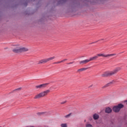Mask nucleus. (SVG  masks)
<instances>
[{
  "label": "nucleus",
  "mask_w": 127,
  "mask_h": 127,
  "mask_svg": "<svg viewBox=\"0 0 127 127\" xmlns=\"http://www.w3.org/2000/svg\"><path fill=\"white\" fill-rule=\"evenodd\" d=\"M12 48H13L12 51L14 53H20L21 52H26V51H28V48L21 47L19 45H13Z\"/></svg>",
  "instance_id": "obj_1"
},
{
  "label": "nucleus",
  "mask_w": 127,
  "mask_h": 127,
  "mask_svg": "<svg viewBox=\"0 0 127 127\" xmlns=\"http://www.w3.org/2000/svg\"><path fill=\"white\" fill-rule=\"evenodd\" d=\"M121 70V67H117L113 71H107L105 72L103 74H102V77H110V76H113L115 74H117Z\"/></svg>",
  "instance_id": "obj_2"
},
{
  "label": "nucleus",
  "mask_w": 127,
  "mask_h": 127,
  "mask_svg": "<svg viewBox=\"0 0 127 127\" xmlns=\"http://www.w3.org/2000/svg\"><path fill=\"white\" fill-rule=\"evenodd\" d=\"M49 92H50V90H47L45 91H43L36 95L34 97V99H39V98H43V97H45V96H47V94H48Z\"/></svg>",
  "instance_id": "obj_3"
},
{
  "label": "nucleus",
  "mask_w": 127,
  "mask_h": 127,
  "mask_svg": "<svg viewBox=\"0 0 127 127\" xmlns=\"http://www.w3.org/2000/svg\"><path fill=\"white\" fill-rule=\"evenodd\" d=\"M123 108H124V105L120 104L118 106L114 107L113 110L115 113H119V111H121V109Z\"/></svg>",
  "instance_id": "obj_4"
},
{
  "label": "nucleus",
  "mask_w": 127,
  "mask_h": 127,
  "mask_svg": "<svg viewBox=\"0 0 127 127\" xmlns=\"http://www.w3.org/2000/svg\"><path fill=\"white\" fill-rule=\"evenodd\" d=\"M98 57H104L105 58H107L108 57H113V56H115L117 55L116 54H107L105 55V54H98Z\"/></svg>",
  "instance_id": "obj_5"
},
{
  "label": "nucleus",
  "mask_w": 127,
  "mask_h": 127,
  "mask_svg": "<svg viewBox=\"0 0 127 127\" xmlns=\"http://www.w3.org/2000/svg\"><path fill=\"white\" fill-rule=\"evenodd\" d=\"M49 83H44L43 84H40L39 85L36 86V88L37 89H44V88H46V86L49 85Z\"/></svg>",
  "instance_id": "obj_6"
},
{
  "label": "nucleus",
  "mask_w": 127,
  "mask_h": 127,
  "mask_svg": "<svg viewBox=\"0 0 127 127\" xmlns=\"http://www.w3.org/2000/svg\"><path fill=\"white\" fill-rule=\"evenodd\" d=\"M90 59L82 60L79 61V64L80 65H84V64H87V63H89V62H90Z\"/></svg>",
  "instance_id": "obj_7"
},
{
  "label": "nucleus",
  "mask_w": 127,
  "mask_h": 127,
  "mask_svg": "<svg viewBox=\"0 0 127 127\" xmlns=\"http://www.w3.org/2000/svg\"><path fill=\"white\" fill-rule=\"evenodd\" d=\"M47 62H48L47 59H44L39 61L38 64H45V63H47Z\"/></svg>",
  "instance_id": "obj_8"
},
{
  "label": "nucleus",
  "mask_w": 127,
  "mask_h": 127,
  "mask_svg": "<svg viewBox=\"0 0 127 127\" xmlns=\"http://www.w3.org/2000/svg\"><path fill=\"white\" fill-rule=\"evenodd\" d=\"M99 58V56L98 54L96 55V56L93 57L92 58H90L89 59L90 61H93V60H96V59H98Z\"/></svg>",
  "instance_id": "obj_9"
},
{
  "label": "nucleus",
  "mask_w": 127,
  "mask_h": 127,
  "mask_svg": "<svg viewBox=\"0 0 127 127\" xmlns=\"http://www.w3.org/2000/svg\"><path fill=\"white\" fill-rule=\"evenodd\" d=\"M114 83V80H112V81L110 82L109 83L106 84L105 85L103 86V88H107V87H109V86H111L112 84Z\"/></svg>",
  "instance_id": "obj_10"
},
{
  "label": "nucleus",
  "mask_w": 127,
  "mask_h": 127,
  "mask_svg": "<svg viewBox=\"0 0 127 127\" xmlns=\"http://www.w3.org/2000/svg\"><path fill=\"white\" fill-rule=\"evenodd\" d=\"M105 112L107 114H110V113H112V109L110 107H108L105 110Z\"/></svg>",
  "instance_id": "obj_11"
},
{
  "label": "nucleus",
  "mask_w": 127,
  "mask_h": 127,
  "mask_svg": "<svg viewBox=\"0 0 127 127\" xmlns=\"http://www.w3.org/2000/svg\"><path fill=\"white\" fill-rule=\"evenodd\" d=\"M87 69H88L87 67H83L82 68H80L77 70V72H82L83 71H85V70H87Z\"/></svg>",
  "instance_id": "obj_12"
},
{
  "label": "nucleus",
  "mask_w": 127,
  "mask_h": 127,
  "mask_svg": "<svg viewBox=\"0 0 127 127\" xmlns=\"http://www.w3.org/2000/svg\"><path fill=\"white\" fill-rule=\"evenodd\" d=\"M99 115L97 114H95L93 115V119L94 120H98V119H99Z\"/></svg>",
  "instance_id": "obj_13"
},
{
  "label": "nucleus",
  "mask_w": 127,
  "mask_h": 127,
  "mask_svg": "<svg viewBox=\"0 0 127 127\" xmlns=\"http://www.w3.org/2000/svg\"><path fill=\"white\" fill-rule=\"evenodd\" d=\"M54 59H55V56L47 59V61L49 62V61H51V60H53Z\"/></svg>",
  "instance_id": "obj_14"
},
{
  "label": "nucleus",
  "mask_w": 127,
  "mask_h": 127,
  "mask_svg": "<svg viewBox=\"0 0 127 127\" xmlns=\"http://www.w3.org/2000/svg\"><path fill=\"white\" fill-rule=\"evenodd\" d=\"M71 116V114H69L67 115L64 116V118H65V119H68V118H70V117Z\"/></svg>",
  "instance_id": "obj_15"
},
{
  "label": "nucleus",
  "mask_w": 127,
  "mask_h": 127,
  "mask_svg": "<svg viewBox=\"0 0 127 127\" xmlns=\"http://www.w3.org/2000/svg\"><path fill=\"white\" fill-rule=\"evenodd\" d=\"M61 127H67V124H62L61 125Z\"/></svg>",
  "instance_id": "obj_16"
},
{
  "label": "nucleus",
  "mask_w": 127,
  "mask_h": 127,
  "mask_svg": "<svg viewBox=\"0 0 127 127\" xmlns=\"http://www.w3.org/2000/svg\"><path fill=\"white\" fill-rule=\"evenodd\" d=\"M85 127H93V125L88 124L85 125Z\"/></svg>",
  "instance_id": "obj_17"
},
{
  "label": "nucleus",
  "mask_w": 127,
  "mask_h": 127,
  "mask_svg": "<svg viewBox=\"0 0 127 127\" xmlns=\"http://www.w3.org/2000/svg\"><path fill=\"white\" fill-rule=\"evenodd\" d=\"M67 60H68V59H64V60L62 61V62H64V61H67Z\"/></svg>",
  "instance_id": "obj_18"
},
{
  "label": "nucleus",
  "mask_w": 127,
  "mask_h": 127,
  "mask_svg": "<svg viewBox=\"0 0 127 127\" xmlns=\"http://www.w3.org/2000/svg\"><path fill=\"white\" fill-rule=\"evenodd\" d=\"M21 88H17L16 89H15V91H19V90H21Z\"/></svg>",
  "instance_id": "obj_19"
},
{
  "label": "nucleus",
  "mask_w": 127,
  "mask_h": 127,
  "mask_svg": "<svg viewBox=\"0 0 127 127\" xmlns=\"http://www.w3.org/2000/svg\"><path fill=\"white\" fill-rule=\"evenodd\" d=\"M56 63L57 64H59L60 63H62V61H60V62H56Z\"/></svg>",
  "instance_id": "obj_20"
},
{
  "label": "nucleus",
  "mask_w": 127,
  "mask_h": 127,
  "mask_svg": "<svg viewBox=\"0 0 127 127\" xmlns=\"http://www.w3.org/2000/svg\"><path fill=\"white\" fill-rule=\"evenodd\" d=\"M42 114H43V113H38L37 115H38L39 116L40 115H42Z\"/></svg>",
  "instance_id": "obj_21"
},
{
  "label": "nucleus",
  "mask_w": 127,
  "mask_h": 127,
  "mask_svg": "<svg viewBox=\"0 0 127 127\" xmlns=\"http://www.w3.org/2000/svg\"><path fill=\"white\" fill-rule=\"evenodd\" d=\"M97 42H92L90 43L89 44H94V43H96Z\"/></svg>",
  "instance_id": "obj_22"
},
{
  "label": "nucleus",
  "mask_w": 127,
  "mask_h": 127,
  "mask_svg": "<svg viewBox=\"0 0 127 127\" xmlns=\"http://www.w3.org/2000/svg\"><path fill=\"white\" fill-rule=\"evenodd\" d=\"M66 103V101H64L61 103L62 104H65Z\"/></svg>",
  "instance_id": "obj_23"
},
{
  "label": "nucleus",
  "mask_w": 127,
  "mask_h": 127,
  "mask_svg": "<svg viewBox=\"0 0 127 127\" xmlns=\"http://www.w3.org/2000/svg\"><path fill=\"white\" fill-rule=\"evenodd\" d=\"M73 62H70L69 63H68L67 64H73Z\"/></svg>",
  "instance_id": "obj_24"
},
{
  "label": "nucleus",
  "mask_w": 127,
  "mask_h": 127,
  "mask_svg": "<svg viewBox=\"0 0 127 127\" xmlns=\"http://www.w3.org/2000/svg\"><path fill=\"white\" fill-rule=\"evenodd\" d=\"M28 127H34L33 126H28Z\"/></svg>",
  "instance_id": "obj_25"
},
{
  "label": "nucleus",
  "mask_w": 127,
  "mask_h": 127,
  "mask_svg": "<svg viewBox=\"0 0 127 127\" xmlns=\"http://www.w3.org/2000/svg\"><path fill=\"white\" fill-rule=\"evenodd\" d=\"M54 64H57L56 63H54Z\"/></svg>",
  "instance_id": "obj_26"
}]
</instances>
